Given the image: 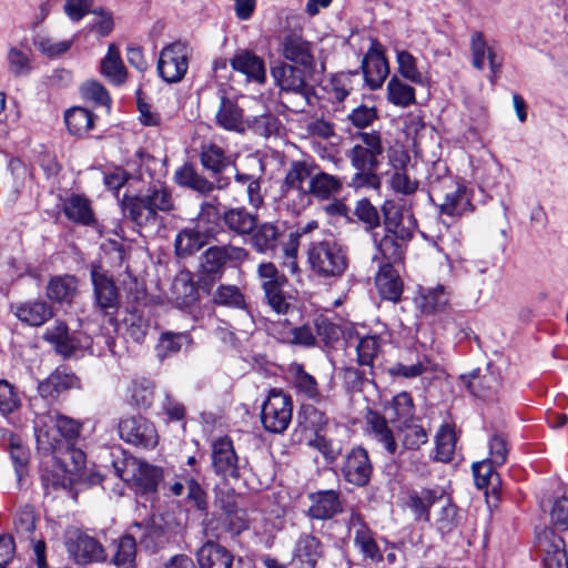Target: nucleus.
<instances>
[{
	"label": "nucleus",
	"mask_w": 568,
	"mask_h": 568,
	"mask_svg": "<svg viewBox=\"0 0 568 568\" xmlns=\"http://www.w3.org/2000/svg\"><path fill=\"white\" fill-rule=\"evenodd\" d=\"M382 211L384 214L385 234L377 239L374 235V242L377 250L385 260L384 263L402 261L405 254L406 244L412 240L416 227L415 219L412 214L404 217L400 209L394 201H386Z\"/></svg>",
	"instance_id": "1"
},
{
	"label": "nucleus",
	"mask_w": 568,
	"mask_h": 568,
	"mask_svg": "<svg viewBox=\"0 0 568 568\" xmlns=\"http://www.w3.org/2000/svg\"><path fill=\"white\" fill-rule=\"evenodd\" d=\"M34 434L39 449L55 453L60 449L63 438L73 439L79 436L80 425L70 417L48 413L36 418Z\"/></svg>",
	"instance_id": "2"
},
{
	"label": "nucleus",
	"mask_w": 568,
	"mask_h": 568,
	"mask_svg": "<svg viewBox=\"0 0 568 568\" xmlns=\"http://www.w3.org/2000/svg\"><path fill=\"white\" fill-rule=\"evenodd\" d=\"M429 197L439 213L448 216H462L474 210L470 191L452 176L432 182Z\"/></svg>",
	"instance_id": "3"
},
{
	"label": "nucleus",
	"mask_w": 568,
	"mask_h": 568,
	"mask_svg": "<svg viewBox=\"0 0 568 568\" xmlns=\"http://www.w3.org/2000/svg\"><path fill=\"white\" fill-rule=\"evenodd\" d=\"M115 475L138 495H154L163 480V469L135 457H125L113 463Z\"/></svg>",
	"instance_id": "4"
},
{
	"label": "nucleus",
	"mask_w": 568,
	"mask_h": 568,
	"mask_svg": "<svg viewBox=\"0 0 568 568\" xmlns=\"http://www.w3.org/2000/svg\"><path fill=\"white\" fill-rule=\"evenodd\" d=\"M308 262L312 271L322 277H341L347 270L344 248L332 241L312 243L308 248Z\"/></svg>",
	"instance_id": "5"
},
{
	"label": "nucleus",
	"mask_w": 568,
	"mask_h": 568,
	"mask_svg": "<svg viewBox=\"0 0 568 568\" xmlns=\"http://www.w3.org/2000/svg\"><path fill=\"white\" fill-rule=\"evenodd\" d=\"M314 71L281 62L272 68L271 73L282 92L298 97L296 109L303 111L310 104L313 87L308 83V79L313 75Z\"/></svg>",
	"instance_id": "6"
},
{
	"label": "nucleus",
	"mask_w": 568,
	"mask_h": 568,
	"mask_svg": "<svg viewBox=\"0 0 568 568\" xmlns=\"http://www.w3.org/2000/svg\"><path fill=\"white\" fill-rule=\"evenodd\" d=\"M256 275L266 304L276 314H286L291 307L288 296L283 290L287 284L286 276L272 262L258 264Z\"/></svg>",
	"instance_id": "7"
},
{
	"label": "nucleus",
	"mask_w": 568,
	"mask_h": 568,
	"mask_svg": "<svg viewBox=\"0 0 568 568\" xmlns=\"http://www.w3.org/2000/svg\"><path fill=\"white\" fill-rule=\"evenodd\" d=\"M316 165L306 161H295L291 164L284 180V196L293 203L297 212L312 204L307 189L313 179Z\"/></svg>",
	"instance_id": "8"
},
{
	"label": "nucleus",
	"mask_w": 568,
	"mask_h": 568,
	"mask_svg": "<svg viewBox=\"0 0 568 568\" xmlns=\"http://www.w3.org/2000/svg\"><path fill=\"white\" fill-rule=\"evenodd\" d=\"M293 414V403L283 390H270L262 405L261 420L265 430L281 434L287 429Z\"/></svg>",
	"instance_id": "9"
},
{
	"label": "nucleus",
	"mask_w": 568,
	"mask_h": 568,
	"mask_svg": "<svg viewBox=\"0 0 568 568\" xmlns=\"http://www.w3.org/2000/svg\"><path fill=\"white\" fill-rule=\"evenodd\" d=\"M354 145L346 152L353 169H378L384 153L382 136L377 131L359 132Z\"/></svg>",
	"instance_id": "10"
},
{
	"label": "nucleus",
	"mask_w": 568,
	"mask_h": 568,
	"mask_svg": "<svg viewBox=\"0 0 568 568\" xmlns=\"http://www.w3.org/2000/svg\"><path fill=\"white\" fill-rule=\"evenodd\" d=\"M64 546L69 557L78 565L103 561L106 557L103 546L95 538L77 528L65 530Z\"/></svg>",
	"instance_id": "11"
},
{
	"label": "nucleus",
	"mask_w": 568,
	"mask_h": 568,
	"mask_svg": "<svg viewBox=\"0 0 568 568\" xmlns=\"http://www.w3.org/2000/svg\"><path fill=\"white\" fill-rule=\"evenodd\" d=\"M190 49L176 41L164 47L158 61V73L168 83L180 82L189 69Z\"/></svg>",
	"instance_id": "12"
},
{
	"label": "nucleus",
	"mask_w": 568,
	"mask_h": 568,
	"mask_svg": "<svg viewBox=\"0 0 568 568\" xmlns=\"http://www.w3.org/2000/svg\"><path fill=\"white\" fill-rule=\"evenodd\" d=\"M325 425L324 415L314 407H307L298 416V427L295 435L298 442L310 447L316 448L324 456L332 452L331 444L320 434Z\"/></svg>",
	"instance_id": "13"
},
{
	"label": "nucleus",
	"mask_w": 568,
	"mask_h": 568,
	"mask_svg": "<svg viewBox=\"0 0 568 568\" xmlns=\"http://www.w3.org/2000/svg\"><path fill=\"white\" fill-rule=\"evenodd\" d=\"M44 341L52 344L60 355L70 357L78 351L91 347V337L81 332L70 333L67 324L55 321L43 334Z\"/></svg>",
	"instance_id": "14"
},
{
	"label": "nucleus",
	"mask_w": 568,
	"mask_h": 568,
	"mask_svg": "<svg viewBox=\"0 0 568 568\" xmlns=\"http://www.w3.org/2000/svg\"><path fill=\"white\" fill-rule=\"evenodd\" d=\"M248 255V251L241 246H211L201 257V267L207 275L220 276L225 265H239L246 261Z\"/></svg>",
	"instance_id": "15"
},
{
	"label": "nucleus",
	"mask_w": 568,
	"mask_h": 568,
	"mask_svg": "<svg viewBox=\"0 0 568 568\" xmlns=\"http://www.w3.org/2000/svg\"><path fill=\"white\" fill-rule=\"evenodd\" d=\"M120 437L133 446L154 448L158 445L159 436L154 425L142 416H131L119 422Z\"/></svg>",
	"instance_id": "16"
},
{
	"label": "nucleus",
	"mask_w": 568,
	"mask_h": 568,
	"mask_svg": "<svg viewBox=\"0 0 568 568\" xmlns=\"http://www.w3.org/2000/svg\"><path fill=\"white\" fill-rule=\"evenodd\" d=\"M281 55L288 64L298 65L305 70H315L314 44L306 40L301 32L290 31L280 43Z\"/></svg>",
	"instance_id": "17"
},
{
	"label": "nucleus",
	"mask_w": 568,
	"mask_h": 568,
	"mask_svg": "<svg viewBox=\"0 0 568 568\" xmlns=\"http://www.w3.org/2000/svg\"><path fill=\"white\" fill-rule=\"evenodd\" d=\"M361 69L365 82L372 90L379 89L389 74L384 48L376 39H372L371 47L362 60Z\"/></svg>",
	"instance_id": "18"
},
{
	"label": "nucleus",
	"mask_w": 568,
	"mask_h": 568,
	"mask_svg": "<svg viewBox=\"0 0 568 568\" xmlns=\"http://www.w3.org/2000/svg\"><path fill=\"white\" fill-rule=\"evenodd\" d=\"M91 281L95 305L105 314L119 306V292L114 281L97 264L91 265Z\"/></svg>",
	"instance_id": "19"
},
{
	"label": "nucleus",
	"mask_w": 568,
	"mask_h": 568,
	"mask_svg": "<svg viewBox=\"0 0 568 568\" xmlns=\"http://www.w3.org/2000/svg\"><path fill=\"white\" fill-rule=\"evenodd\" d=\"M212 466L214 471L223 478L237 479L240 477L239 458L230 438L221 437L214 440Z\"/></svg>",
	"instance_id": "20"
},
{
	"label": "nucleus",
	"mask_w": 568,
	"mask_h": 568,
	"mask_svg": "<svg viewBox=\"0 0 568 568\" xmlns=\"http://www.w3.org/2000/svg\"><path fill=\"white\" fill-rule=\"evenodd\" d=\"M342 473L345 480L354 486L367 485L373 473L367 450L362 447L353 448L346 456Z\"/></svg>",
	"instance_id": "21"
},
{
	"label": "nucleus",
	"mask_w": 568,
	"mask_h": 568,
	"mask_svg": "<svg viewBox=\"0 0 568 568\" xmlns=\"http://www.w3.org/2000/svg\"><path fill=\"white\" fill-rule=\"evenodd\" d=\"M308 500L307 516L311 519L328 520L343 511L341 495L333 489L312 493Z\"/></svg>",
	"instance_id": "22"
},
{
	"label": "nucleus",
	"mask_w": 568,
	"mask_h": 568,
	"mask_svg": "<svg viewBox=\"0 0 568 568\" xmlns=\"http://www.w3.org/2000/svg\"><path fill=\"white\" fill-rule=\"evenodd\" d=\"M348 528L354 531V542L365 558L381 561L383 556L375 541L373 531L365 524L359 513L353 511L348 519Z\"/></svg>",
	"instance_id": "23"
},
{
	"label": "nucleus",
	"mask_w": 568,
	"mask_h": 568,
	"mask_svg": "<svg viewBox=\"0 0 568 568\" xmlns=\"http://www.w3.org/2000/svg\"><path fill=\"white\" fill-rule=\"evenodd\" d=\"M537 546L544 554L545 568H568L565 541L551 530H544L537 537Z\"/></svg>",
	"instance_id": "24"
},
{
	"label": "nucleus",
	"mask_w": 568,
	"mask_h": 568,
	"mask_svg": "<svg viewBox=\"0 0 568 568\" xmlns=\"http://www.w3.org/2000/svg\"><path fill=\"white\" fill-rule=\"evenodd\" d=\"M211 239L207 230H200L194 224L185 226L175 235V254L179 257L191 256L204 247Z\"/></svg>",
	"instance_id": "25"
},
{
	"label": "nucleus",
	"mask_w": 568,
	"mask_h": 568,
	"mask_svg": "<svg viewBox=\"0 0 568 568\" xmlns=\"http://www.w3.org/2000/svg\"><path fill=\"white\" fill-rule=\"evenodd\" d=\"M390 165L393 172L389 178V185L396 193L403 195H412L418 189V181L410 178L407 172V164L409 162V155L406 152H399L395 156L390 158Z\"/></svg>",
	"instance_id": "26"
},
{
	"label": "nucleus",
	"mask_w": 568,
	"mask_h": 568,
	"mask_svg": "<svg viewBox=\"0 0 568 568\" xmlns=\"http://www.w3.org/2000/svg\"><path fill=\"white\" fill-rule=\"evenodd\" d=\"M123 211L140 227L155 229L161 224L159 214L142 195L125 197Z\"/></svg>",
	"instance_id": "27"
},
{
	"label": "nucleus",
	"mask_w": 568,
	"mask_h": 568,
	"mask_svg": "<svg viewBox=\"0 0 568 568\" xmlns=\"http://www.w3.org/2000/svg\"><path fill=\"white\" fill-rule=\"evenodd\" d=\"M130 529L140 545L151 551L158 550L169 541L166 529L155 520L134 523Z\"/></svg>",
	"instance_id": "28"
},
{
	"label": "nucleus",
	"mask_w": 568,
	"mask_h": 568,
	"mask_svg": "<svg viewBox=\"0 0 568 568\" xmlns=\"http://www.w3.org/2000/svg\"><path fill=\"white\" fill-rule=\"evenodd\" d=\"M215 121L224 130L243 133L246 130V120L243 110L235 101L225 95L221 97L220 106L215 113Z\"/></svg>",
	"instance_id": "29"
},
{
	"label": "nucleus",
	"mask_w": 568,
	"mask_h": 568,
	"mask_svg": "<svg viewBox=\"0 0 568 568\" xmlns=\"http://www.w3.org/2000/svg\"><path fill=\"white\" fill-rule=\"evenodd\" d=\"M442 497L443 494L438 489L412 490L408 494L406 506L413 513L415 520L428 523L432 506Z\"/></svg>",
	"instance_id": "30"
},
{
	"label": "nucleus",
	"mask_w": 568,
	"mask_h": 568,
	"mask_svg": "<svg viewBox=\"0 0 568 568\" xmlns=\"http://www.w3.org/2000/svg\"><path fill=\"white\" fill-rule=\"evenodd\" d=\"M175 180L178 184L190 187L203 195H206L210 192H212L215 186L217 189H224L230 184L227 178H216L215 183L211 182L205 178L201 176L190 165H184L181 169H179L175 173Z\"/></svg>",
	"instance_id": "31"
},
{
	"label": "nucleus",
	"mask_w": 568,
	"mask_h": 568,
	"mask_svg": "<svg viewBox=\"0 0 568 568\" xmlns=\"http://www.w3.org/2000/svg\"><path fill=\"white\" fill-rule=\"evenodd\" d=\"M323 557L324 548L318 538L312 535H303L298 538L294 549V559L301 568H316Z\"/></svg>",
	"instance_id": "32"
},
{
	"label": "nucleus",
	"mask_w": 568,
	"mask_h": 568,
	"mask_svg": "<svg viewBox=\"0 0 568 568\" xmlns=\"http://www.w3.org/2000/svg\"><path fill=\"white\" fill-rule=\"evenodd\" d=\"M200 568H232L233 555L214 541L205 542L196 554Z\"/></svg>",
	"instance_id": "33"
},
{
	"label": "nucleus",
	"mask_w": 568,
	"mask_h": 568,
	"mask_svg": "<svg viewBox=\"0 0 568 568\" xmlns=\"http://www.w3.org/2000/svg\"><path fill=\"white\" fill-rule=\"evenodd\" d=\"M378 293L384 300L397 302L403 292L402 281L390 263H381L375 277Z\"/></svg>",
	"instance_id": "34"
},
{
	"label": "nucleus",
	"mask_w": 568,
	"mask_h": 568,
	"mask_svg": "<svg viewBox=\"0 0 568 568\" xmlns=\"http://www.w3.org/2000/svg\"><path fill=\"white\" fill-rule=\"evenodd\" d=\"M231 65L233 70L245 74L248 81L257 83L265 81L264 61L250 51L244 50L236 53L231 60Z\"/></svg>",
	"instance_id": "35"
},
{
	"label": "nucleus",
	"mask_w": 568,
	"mask_h": 568,
	"mask_svg": "<svg viewBox=\"0 0 568 568\" xmlns=\"http://www.w3.org/2000/svg\"><path fill=\"white\" fill-rule=\"evenodd\" d=\"M499 374L490 371L488 367L486 373L479 375L473 372L466 382L468 389L477 397L484 399L493 398L500 388Z\"/></svg>",
	"instance_id": "36"
},
{
	"label": "nucleus",
	"mask_w": 568,
	"mask_h": 568,
	"mask_svg": "<svg viewBox=\"0 0 568 568\" xmlns=\"http://www.w3.org/2000/svg\"><path fill=\"white\" fill-rule=\"evenodd\" d=\"M14 315L28 325L41 326L52 317L53 313L48 303L43 301H31L17 305Z\"/></svg>",
	"instance_id": "37"
},
{
	"label": "nucleus",
	"mask_w": 568,
	"mask_h": 568,
	"mask_svg": "<svg viewBox=\"0 0 568 568\" xmlns=\"http://www.w3.org/2000/svg\"><path fill=\"white\" fill-rule=\"evenodd\" d=\"M78 291V280L74 275H57L51 277L47 286V296L57 303L70 304Z\"/></svg>",
	"instance_id": "38"
},
{
	"label": "nucleus",
	"mask_w": 568,
	"mask_h": 568,
	"mask_svg": "<svg viewBox=\"0 0 568 568\" xmlns=\"http://www.w3.org/2000/svg\"><path fill=\"white\" fill-rule=\"evenodd\" d=\"M342 180L335 175L321 172L315 169L313 179L310 181V189H307L308 197L315 196L320 200H327L342 190Z\"/></svg>",
	"instance_id": "39"
},
{
	"label": "nucleus",
	"mask_w": 568,
	"mask_h": 568,
	"mask_svg": "<svg viewBox=\"0 0 568 568\" xmlns=\"http://www.w3.org/2000/svg\"><path fill=\"white\" fill-rule=\"evenodd\" d=\"M101 72L115 85H121L125 82L126 70L116 44H109L108 52L101 61Z\"/></svg>",
	"instance_id": "40"
},
{
	"label": "nucleus",
	"mask_w": 568,
	"mask_h": 568,
	"mask_svg": "<svg viewBox=\"0 0 568 568\" xmlns=\"http://www.w3.org/2000/svg\"><path fill=\"white\" fill-rule=\"evenodd\" d=\"M419 297L423 312L432 314L442 312L448 306L450 291L446 286L437 284L432 287L423 288Z\"/></svg>",
	"instance_id": "41"
},
{
	"label": "nucleus",
	"mask_w": 568,
	"mask_h": 568,
	"mask_svg": "<svg viewBox=\"0 0 568 568\" xmlns=\"http://www.w3.org/2000/svg\"><path fill=\"white\" fill-rule=\"evenodd\" d=\"M225 226L237 235L252 233L256 226L255 215L248 213L244 207L230 209L223 213Z\"/></svg>",
	"instance_id": "42"
},
{
	"label": "nucleus",
	"mask_w": 568,
	"mask_h": 568,
	"mask_svg": "<svg viewBox=\"0 0 568 568\" xmlns=\"http://www.w3.org/2000/svg\"><path fill=\"white\" fill-rule=\"evenodd\" d=\"M65 216L74 223L90 225L94 222V214L88 199L81 195H71L63 205Z\"/></svg>",
	"instance_id": "43"
},
{
	"label": "nucleus",
	"mask_w": 568,
	"mask_h": 568,
	"mask_svg": "<svg viewBox=\"0 0 568 568\" xmlns=\"http://www.w3.org/2000/svg\"><path fill=\"white\" fill-rule=\"evenodd\" d=\"M38 517L33 507L24 506L14 515L13 530L18 538L30 541V547L33 550V542H38L33 538ZM41 539H39L40 541Z\"/></svg>",
	"instance_id": "44"
},
{
	"label": "nucleus",
	"mask_w": 568,
	"mask_h": 568,
	"mask_svg": "<svg viewBox=\"0 0 568 568\" xmlns=\"http://www.w3.org/2000/svg\"><path fill=\"white\" fill-rule=\"evenodd\" d=\"M200 469L186 470L182 469L179 477L185 483L187 488V500L192 503L197 510H207V494L200 485L197 477Z\"/></svg>",
	"instance_id": "45"
},
{
	"label": "nucleus",
	"mask_w": 568,
	"mask_h": 568,
	"mask_svg": "<svg viewBox=\"0 0 568 568\" xmlns=\"http://www.w3.org/2000/svg\"><path fill=\"white\" fill-rule=\"evenodd\" d=\"M367 423L374 438L384 446L388 454L394 455L397 450V443L386 418L376 413H371Z\"/></svg>",
	"instance_id": "46"
},
{
	"label": "nucleus",
	"mask_w": 568,
	"mask_h": 568,
	"mask_svg": "<svg viewBox=\"0 0 568 568\" xmlns=\"http://www.w3.org/2000/svg\"><path fill=\"white\" fill-rule=\"evenodd\" d=\"M191 342V336L186 332H165L161 335L156 345V355L160 359H164L179 353L183 346H187Z\"/></svg>",
	"instance_id": "47"
},
{
	"label": "nucleus",
	"mask_w": 568,
	"mask_h": 568,
	"mask_svg": "<svg viewBox=\"0 0 568 568\" xmlns=\"http://www.w3.org/2000/svg\"><path fill=\"white\" fill-rule=\"evenodd\" d=\"M223 215H221L219 205L215 201H207L201 204L200 212L195 222L193 223L200 230H207L210 237H215L219 224Z\"/></svg>",
	"instance_id": "48"
},
{
	"label": "nucleus",
	"mask_w": 568,
	"mask_h": 568,
	"mask_svg": "<svg viewBox=\"0 0 568 568\" xmlns=\"http://www.w3.org/2000/svg\"><path fill=\"white\" fill-rule=\"evenodd\" d=\"M65 124L71 134L81 136L93 126V114L84 108H71L64 115Z\"/></svg>",
	"instance_id": "49"
},
{
	"label": "nucleus",
	"mask_w": 568,
	"mask_h": 568,
	"mask_svg": "<svg viewBox=\"0 0 568 568\" xmlns=\"http://www.w3.org/2000/svg\"><path fill=\"white\" fill-rule=\"evenodd\" d=\"M495 464L488 459L474 463L471 466L475 485L479 489L491 488L496 491L499 487V475L494 470Z\"/></svg>",
	"instance_id": "50"
},
{
	"label": "nucleus",
	"mask_w": 568,
	"mask_h": 568,
	"mask_svg": "<svg viewBox=\"0 0 568 568\" xmlns=\"http://www.w3.org/2000/svg\"><path fill=\"white\" fill-rule=\"evenodd\" d=\"M281 233L273 223H264L260 225L253 236L252 244L260 253L274 251L277 246Z\"/></svg>",
	"instance_id": "51"
},
{
	"label": "nucleus",
	"mask_w": 568,
	"mask_h": 568,
	"mask_svg": "<svg viewBox=\"0 0 568 568\" xmlns=\"http://www.w3.org/2000/svg\"><path fill=\"white\" fill-rule=\"evenodd\" d=\"M436 453L435 459L442 463H448L453 459L456 447V435L449 425H443L435 437Z\"/></svg>",
	"instance_id": "52"
},
{
	"label": "nucleus",
	"mask_w": 568,
	"mask_h": 568,
	"mask_svg": "<svg viewBox=\"0 0 568 568\" xmlns=\"http://www.w3.org/2000/svg\"><path fill=\"white\" fill-rule=\"evenodd\" d=\"M396 62L399 74L416 84H423L424 73L419 70L417 59L406 50H396Z\"/></svg>",
	"instance_id": "53"
},
{
	"label": "nucleus",
	"mask_w": 568,
	"mask_h": 568,
	"mask_svg": "<svg viewBox=\"0 0 568 568\" xmlns=\"http://www.w3.org/2000/svg\"><path fill=\"white\" fill-rule=\"evenodd\" d=\"M387 98L390 103L405 108L415 102V90L397 77H393L387 83Z\"/></svg>",
	"instance_id": "54"
},
{
	"label": "nucleus",
	"mask_w": 568,
	"mask_h": 568,
	"mask_svg": "<svg viewBox=\"0 0 568 568\" xmlns=\"http://www.w3.org/2000/svg\"><path fill=\"white\" fill-rule=\"evenodd\" d=\"M201 163L206 170L217 175L230 164V160L222 148L215 144H207L202 148Z\"/></svg>",
	"instance_id": "55"
},
{
	"label": "nucleus",
	"mask_w": 568,
	"mask_h": 568,
	"mask_svg": "<svg viewBox=\"0 0 568 568\" xmlns=\"http://www.w3.org/2000/svg\"><path fill=\"white\" fill-rule=\"evenodd\" d=\"M389 417L399 423H407L414 417V403L412 396L402 392L394 396L390 405L386 408Z\"/></svg>",
	"instance_id": "56"
},
{
	"label": "nucleus",
	"mask_w": 568,
	"mask_h": 568,
	"mask_svg": "<svg viewBox=\"0 0 568 568\" xmlns=\"http://www.w3.org/2000/svg\"><path fill=\"white\" fill-rule=\"evenodd\" d=\"M151 207L158 212H170L174 209V201L170 190L162 184H154L142 195Z\"/></svg>",
	"instance_id": "57"
},
{
	"label": "nucleus",
	"mask_w": 568,
	"mask_h": 568,
	"mask_svg": "<svg viewBox=\"0 0 568 568\" xmlns=\"http://www.w3.org/2000/svg\"><path fill=\"white\" fill-rule=\"evenodd\" d=\"M213 302L217 305L245 308V297L235 285H220L213 293Z\"/></svg>",
	"instance_id": "58"
},
{
	"label": "nucleus",
	"mask_w": 568,
	"mask_h": 568,
	"mask_svg": "<svg viewBox=\"0 0 568 568\" xmlns=\"http://www.w3.org/2000/svg\"><path fill=\"white\" fill-rule=\"evenodd\" d=\"M136 538L133 536L131 529L129 534L123 536L118 545L114 555V562L120 568H131L133 566L136 554Z\"/></svg>",
	"instance_id": "59"
},
{
	"label": "nucleus",
	"mask_w": 568,
	"mask_h": 568,
	"mask_svg": "<svg viewBox=\"0 0 568 568\" xmlns=\"http://www.w3.org/2000/svg\"><path fill=\"white\" fill-rule=\"evenodd\" d=\"M290 372L294 379V385L298 392L307 398L314 399L320 395L315 378L306 373L301 364H293Z\"/></svg>",
	"instance_id": "60"
},
{
	"label": "nucleus",
	"mask_w": 568,
	"mask_h": 568,
	"mask_svg": "<svg viewBox=\"0 0 568 568\" xmlns=\"http://www.w3.org/2000/svg\"><path fill=\"white\" fill-rule=\"evenodd\" d=\"M33 44L45 57L57 58L71 49L73 40H55L48 36H38Z\"/></svg>",
	"instance_id": "61"
},
{
	"label": "nucleus",
	"mask_w": 568,
	"mask_h": 568,
	"mask_svg": "<svg viewBox=\"0 0 568 568\" xmlns=\"http://www.w3.org/2000/svg\"><path fill=\"white\" fill-rule=\"evenodd\" d=\"M234 178L235 184L245 190L248 203L254 207H258L263 202L260 179L253 174L240 173L237 171Z\"/></svg>",
	"instance_id": "62"
},
{
	"label": "nucleus",
	"mask_w": 568,
	"mask_h": 568,
	"mask_svg": "<svg viewBox=\"0 0 568 568\" xmlns=\"http://www.w3.org/2000/svg\"><path fill=\"white\" fill-rule=\"evenodd\" d=\"M280 128V120L271 113H264L246 120V129H251L254 133L265 138L278 133Z\"/></svg>",
	"instance_id": "63"
},
{
	"label": "nucleus",
	"mask_w": 568,
	"mask_h": 568,
	"mask_svg": "<svg viewBox=\"0 0 568 568\" xmlns=\"http://www.w3.org/2000/svg\"><path fill=\"white\" fill-rule=\"evenodd\" d=\"M381 349L378 336L362 337L356 345L357 363L361 366H372L374 358Z\"/></svg>",
	"instance_id": "64"
}]
</instances>
